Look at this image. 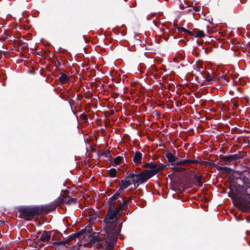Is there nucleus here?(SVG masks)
<instances>
[{"mask_svg": "<svg viewBox=\"0 0 250 250\" xmlns=\"http://www.w3.org/2000/svg\"><path fill=\"white\" fill-rule=\"evenodd\" d=\"M197 181V182L199 184V186H201L202 185V181L201 180V177H198Z\"/></svg>", "mask_w": 250, "mask_h": 250, "instance_id": "24", "label": "nucleus"}, {"mask_svg": "<svg viewBox=\"0 0 250 250\" xmlns=\"http://www.w3.org/2000/svg\"><path fill=\"white\" fill-rule=\"evenodd\" d=\"M207 81H208V82H212V81L213 80V79H214V77H212V76L211 75H208L207 77Z\"/></svg>", "mask_w": 250, "mask_h": 250, "instance_id": "22", "label": "nucleus"}, {"mask_svg": "<svg viewBox=\"0 0 250 250\" xmlns=\"http://www.w3.org/2000/svg\"><path fill=\"white\" fill-rule=\"evenodd\" d=\"M204 36H205V33L202 30L198 31L196 33V35H195V36L196 37H198V38H202V37H204Z\"/></svg>", "mask_w": 250, "mask_h": 250, "instance_id": "20", "label": "nucleus"}, {"mask_svg": "<svg viewBox=\"0 0 250 250\" xmlns=\"http://www.w3.org/2000/svg\"><path fill=\"white\" fill-rule=\"evenodd\" d=\"M51 237L50 231H43L40 237V240L41 241L46 242L50 240Z\"/></svg>", "mask_w": 250, "mask_h": 250, "instance_id": "7", "label": "nucleus"}, {"mask_svg": "<svg viewBox=\"0 0 250 250\" xmlns=\"http://www.w3.org/2000/svg\"><path fill=\"white\" fill-rule=\"evenodd\" d=\"M173 61L175 62L178 63L179 62V60H178V59L176 57V56L175 58H173Z\"/></svg>", "mask_w": 250, "mask_h": 250, "instance_id": "26", "label": "nucleus"}, {"mask_svg": "<svg viewBox=\"0 0 250 250\" xmlns=\"http://www.w3.org/2000/svg\"><path fill=\"white\" fill-rule=\"evenodd\" d=\"M123 194V192H122L121 191L120 192V190L119 189L117 192L114 194L112 197V200H116L117 199H118L121 194Z\"/></svg>", "mask_w": 250, "mask_h": 250, "instance_id": "17", "label": "nucleus"}, {"mask_svg": "<svg viewBox=\"0 0 250 250\" xmlns=\"http://www.w3.org/2000/svg\"><path fill=\"white\" fill-rule=\"evenodd\" d=\"M59 79L62 83L64 84L68 82L69 78L66 74L62 73Z\"/></svg>", "mask_w": 250, "mask_h": 250, "instance_id": "11", "label": "nucleus"}, {"mask_svg": "<svg viewBox=\"0 0 250 250\" xmlns=\"http://www.w3.org/2000/svg\"><path fill=\"white\" fill-rule=\"evenodd\" d=\"M108 175L112 178H114L116 176L117 170L115 168H111L108 171Z\"/></svg>", "mask_w": 250, "mask_h": 250, "instance_id": "12", "label": "nucleus"}, {"mask_svg": "<svg viewBox=\"0 0 250 250\" xmlns=\"http://www.w3.org/2000/svg\"><path fill=\"white\" fill-rule=\"evenodd\" d=\"M229 197H231V198H232V197H233V196L231 195V193H229Z\"/></svg>", "mask_w": 250, "mask_h": 250, "instance_id": "28", "label": "nucleus"}, {"mask_svg": "<svg viewBox=\"0 0 250 250\" xmlns=\"http://www.w3.org/2000/svg\"><path fill=\"white\" fill-rule=\"evenodd\" d=\"M142 159V155L141 152L137 151L135 153L134 156H133V161L136 164H140L141 162Z\"/></svg>", "mask_w": 250, "mask_h": 250, "instance_id": "8", "label": "nucleus"}, {"mask_svg": "<svg viewBox=\"0 0 250 250\" xmlns=\"http://www.w3.org/2000/svg\"><path fill=\"white\" fill-rule=\"evenodd\" d=\"M145 167L149 169L144 170L139 174L143 182L156 174L163 169L162 165L157 164L153 162L146 164Z\"/></svg>", "mask_w": 250, "mask_h": 250, "instance_id": "2", "label": "nucleus"}, {"mask_svg": "<svg viewBox=\"0 0 250 250\" xmlns=\"http://www.w3.org/2000/svg\"><path fill=\"white\" fill-rule=\"evenodd\" d=\"M143 183L139 174H135L133 172H130L125 177V180H122V184L119 189L120 192L121 191L124 193V190L131 185V184H134V186L137 187L140 184Z\"/></svg>", "mask_w": 250, "mask_h": 250, "instance_id": "3", "label": "nucleus"}, {"mask_svg": "<svg viewBox=\"0 0 250 250\" xmlns=\"http://www.w3.org/2000/svg\"><path fill=\"white\" fill-rule=\"evenodd\" d=\"M166 157L168 161L170 163H174L177 160V157H175L171 152H167L166 154Z\"/></svg>", "mask_w": 250, "mask_h": 250, "instance_id": "10", "label": "nucleus"}, {"mask_svg": "<svg viewBox=\"0 0 250 250\" xmlns=\"http://www.w3.org/2000/svg\"><path fill=\"white\" fill-rule=\"evenodd\" d=\"M215 168L223 174H229L232 171L231 168L226 167H222L217 166H215Z\"/></svg>", "mask_w": 250, "mask_h": 250, "instance_id": "6", "label": "nucleus"}, {"mask_svg": "<svg viewBox=\"0 0 250 250\" xmlns=\"http://www.w3.org/2000/svg\"><path fill=\"white\" fill-rule=\"evenodd\" d=\"M21 215L24 219L30 220L39 212L35 208L23 207L20 208Z\"/></svg>", "mask_w": 250, "mask_h": 250, "instance_id": "5", "label": "nucleus"}, {"mask_svg": "<svg viewBox=\"0 0 250 250\" xmlns=\"http://www.w3.org/2000/svg\"><path fill=\"white\" fill-rule=\"evenodd\" d=\"M176 166H177L176 169L178 171H184L185 169L180 167H179V166H183L182 163V161H180L179 162H177L175 163Z\"/></svg>", "mask_w": 250, "mask_h": 250, "instance_id": "16", "label": "nucleus"}, {"mask_svg": "<svg viewBox=\"0 0 250 250\" xmlns=\"http://www.w3.org/2000/svg\"><path fill=\"white\" fill-rule=\"evenodd\" d=\"M220 160L224 165H229L232 162L229 155L221 156H220Z\"/></svg>", "mask_w": 250, "mask_h": 250, "instance_id": "9", "label": "nucleus"}, {"mask_svg": "<svg viewBox=\"0 0 250 250\" xmlns=\"http://www.w3.org/2000/svg\"><path fill=\"white\" fill-rule=\"evenodd\" d=\"M245 195L247 197L241 199L239 201V206L243 211H250V182L245 184Z\"/></svg>", "mask_w": 250, "mask_h": 250, "instance_id": "4", "label": "nucleus"}, {"mask_svg": "<svg viewBox=\"0 0 250 250\" xmlns=\"http://www.w3.org/2000/svg\"><path fill=\"white\" fill-rule=\"evenodd\" d=\"M122 159H123V157H122L121 156H118V157H116L115 158H114V163L116 165H120L122 161Z\"/></svg>", "mask_w": 250, "mask_h": 250, "instance_id": "18", "label": "nucleus"}, {"mask_svg": "<svg viewBox=\"0 0 250 250\" xmlns=\"http://www.w3.org/2000/svg\"><path fill=\"white\" fill-rule=\"evenodd\" d=\"M218 79L223 80L222 83L224 84H227V83L228 82V78L225 75H223L222 76L219 77Z\"/></svg>", "mask_w": 250, "mask_h": 250, "instance_id": "19", "label": "nucleus"}, {"mask_svg": "<svg viewBox=\"0 0 250 250\" xmlns=\"http://www.w3.org/2000/svg\"><path fill=\"white\" fill-rule=\"evenodd\" d=\"M231 160V161H236L238 160L239 159L242 158V156L240 154H235L233 155H229Z\"/></svg>", "mask_w": 250, "mask_h": 250, "instance_id": "15", "label": "nucleus"}, {"mask_svg": "<svg viewBox=\"0 0 250 250\" xmlns=\"http://www.w3.org/2000/svg\"><path fill=\"white\" fill-rule=\"evenodd\" d=\"M127 202H128V201H124L123 202L122 205L121 207H120L119 208L122 207V210H123L124 207H125L126 205V204H127Z\"/></svg>", "mask_w": 250, "mask_h": 250, "instance_id": "25", "label": "nucleus"}, {"mask_svg": "<svg viewBox=\"0 0 250 250\" xmlns=\"http://www.w3.org/2000/svg\"><path fill=\"white\" fill-rule=\"evenodd\" d=\"M178 30L179 31L182 32L184 33H190V32L189 31H188L187 29H186V28H185L184 27H179L178 28Z\"/></svg>", "mask_w": 250, "mask_h": 250, "instance_id": "21", "label": "nucleus"}, {"mask_svg": "<svg viewBox=\"0 0 250 250\" xmlns=\"http://www.w3.org/2000/svg\"><path fill=\"white\" fill-rule=\"evenodd\" d=\"M176 56L178 60L179 61L184 59V56L180 54H178Z\"/></svg>", "mask_w": 250, "mask_h": 250, "instance_id": "23", "label": "nucleus"}, {"mask_svg": "<svg viewBox=\"0 0 250 250\" xmlns=\"http://www.w3.org/2000/svg\"><path fill=\"white\" fill-rule=\"evenodd\" d=\"M194 69L197 70V71L199 72L201 74L204 71L203 65L201 63H197L194 66Z\"/></svg>", "mask_w": 250, "mask_h": 250, "instance_id": "13", "label": "nucleus"}, {"mask_svg": "<svg viewBox=\"0 0 250 250\" xmlns=\"http://www.w3.org/2000/svg\"><path fill=\"white\" fill-rule=\"evenodd\" d=\"M194 10H195L196 11H199L198 10V7H194Z\"/></svg>", "mask_w": 250, "mask_h": 250, "instance_id": "27", "label": "nucleus"}, {"mask_svg": "<svg viewBox=\"0 0 250 250\" xmlns=\"http://www.w3.org/2000/svg\"><path fill=\"white\" fill-rule=\"evenodd\" d=\"M197 161L191 160H182V163L183 166H185L187 164L196 163Z\"/></svg>", "mask_w": 250, "mask_h": 250, "instance_id": "14", "label": "nucleus"}, {"mask_svg": "<svg viewBox=\"0 0 250 250\" xmlns=\"http://www.w3.org/2000/svg\"><path fill=\"white\" fill-rule=\"evenodd\" d=\"M121 210L122 207L115 208L114 207H110L104 220V227L107 236L112 241L117 239L121 231L120 228L115 225L114 223L117 221V215Z\"/></svg>", "mask_w": 250, "mask_h": 250, "instance_id": "1", "label": "nucleus"}]
</instances>
